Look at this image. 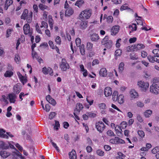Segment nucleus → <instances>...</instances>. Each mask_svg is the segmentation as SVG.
Masks as SVG:
<instances>
[{
  "label": "nucleus",
  "mask_w": 159,
  "mask_h": 159,
  "mask_svg": "<svg viewBox=\"0 0 159 159\" xmlns=\"http://www.w3.org/2000/svg\"><path fill=\"white\" fill-rule=\"evenodd\" d=\"M92 15L91 11L89 9H86L82 11L79 16L80 19H88Z\"/></svg>",
  "instance_id": "nucleus-1"
},
{
  "label": "nucleus",
  "mask_w": 159,
  "mask_h": 159,
  "mask_svg": "<svg viewBox=\"0 0 159 159\" xmlns=\"http://www.w3.org/2000/svg\"><path fill=\"white\" fill-rule=\"evenodd\" d=\"M137 85L139 88L143 91H145L148 89L149 84L148 82L140 80L138 82Z\"/></svg>",
  "instance_id": "nucleus-2"
},
{
  "label": "nucleus",
  "mask_w": 159,
  "mask_h": 159,
  "mask_svg": "<svg viewBox=\"0 0 159 159\" xmlns=\"http://www.w3.org/2000/svg\"><path fill=\"white\" fill-rule=\"evenodd\" d=\"M24 33L25 35H28L31 36L33 33V30L30 28V25L28 24H25L23 27Z\"/></svg>",
  "instance_id": "nucleus-3"
},
{
  "label": "nucleus",
  "mask_w": 159,
  "mask_h": 159,
  "mask_svg": "<svg viewBox=\"0 0 159 159\" xmlns=\"http://www.w3.org/2000/svg\"><path fill=\"white\" fill-rule=\"evenodd\" d=\"M60 67L63 71H66L69 68V66L65 59H62L60 65Z\"/></svg>",
  "instance_id": "nucleus-4"
},
{
  "label": "nucleus",
  "mask_w": 159,
  "mask_h": 159,
  "mask_svg": "<svg viewBox=\"0 0 159 159\" xmlns=\"http://www.w3.org/2000/svg\"><path fill=\"white\" fill-rule=\"evenodd\" d=\"M109 142L111 143L115 144L124 143H125V142L124 140L118 137H115L114 139H111L109 140Z\"/></svg>",
  "instance_id": "nucleus-5"
},
{
  "label": "nucleus",
  "mask_w": 159,
  "mask_h": 159,
  "mask_svg": "<svg viewBox=\"0 0 159 159\" xmlns=\"http://www.w3.org/2000/svg\"><path fill=\"white\" fill-rule=\"evenodd\" d=\"M96 127L98 131L102 133L105 129V126L102 122L99 121L96 123Z\"/></svg>",
  "instance_id": "nucleus-6"
},
{
  "label": "nucleus",
  "mask_w": 159,
  "mask_h": 159,
  "mask_svg": "<svg viewBox=\"0 0 159 159\" xmlns=\"http://www.w3.org/2000/svg\"><path fill=\"white\" fill-rule=\"evenodd\" d=\"M150 91L151 93L157 94L159 93V87L157 84L153 83L150 86Z\"/></svg>",
  "instance_id": "nucleus-7"
},
{
  "label": "nucleus",
  "mask_w": 159,
  "mask_h": 159,
  "mask_svg": "<svg viewBox=\"0 0 159 159\" xmlns=\"http://www.w3.org/2000/svg\"><path fill=\"white\" fill-rule=\"evenodd\" d=\"M90 158L94 159L95 157L94 156L89 155L85 152H82V154L80 155V159H90Z\"/></svg>",
  "instance_id": "nucleus-8"
},
{
  "label": "nucleus",
  "mask_w": 159,
  "mask_h": 159,
  "mask_svg": "<svg viewBox=\"0 0 159 159\" xmlns=\"http://www.w3.org/2000/svg\"><path fill=\"white\" fill-rule=\"evenodd\" d=\"M8 97L10 103H15L17 98V96L15 94L13 93H9L8 95Z\"/></svg>",
  "instance_id": "nucleus-9"
},
{
  "label": "nucleus",
  "mask_w": 159,
  "mask_h": 159,
  "mask_svg": "<svg viewBox=\"0 0 159 159\" xmlns=\"http://www.w3.org/2000/svg\"><path fill=\"white\" fill-rule=\"evenodd\" d=\"M83 108V106L82 104L80 103H77L76 105L75 112L77 114H78L80 113V111L82 110Z\"/></svg>",
  "instance_id": "nucleus-10"
},
{
  "label": "nucleus",
  "mask_w": 159,
  "mask_h": 159,
  "mask_svg": "<svg viewBox=\"0 0 159 159\" xmlns=\"http://www.w3.org/2000/svg\"><path fill=\"white\" fill-rule=\"evenodd\" d=\"M13 93L17 94L20 92L21 88L19 84H16L13 86Z\"/></svg>",
  "instance_id": "nucleus-11"
},
{
  "label": "nucleus",
  "mask_w": 159,
  "mask_h": 159,
  "mask_svg": "<svg viewBox=\"0 0 159 159\" xmlns=\"http://www.w3.org/2000/svg\"><path fill=\"white\" fill-rule=\"evenodd\" d=\"M99 73L100 76L105 77L107 75V71L105 68H102L100 70Z\"/></svg>",
  "instance_id": "nucleus-12"
},
{
  "label": "nucleus",
  "mask_w": 159,
  "mask_h": 159,
  "mask_svg": "<svg viewBox=\"0 0 159 159\" xmlns=\"http://www.w3.org/2000/svg\"><path fill=\"white\" fill-rule=\"evenodd\" d=\"M17 74L20 81L23 84H24L27 82V80L25 76H23L19 72H17Z\"/></svg>",
  "instance_id": "nucleus-13"
},
{
  "label": "nucleus",
  "mask_w": 159,
  "mask_h": 159,
  "mask_svg": "<svg viewBox=\"0 0 159 159\" xmlns=\"http://www.w3.org/2000/svg\"><path fill=\"white\" fill-rule=\"evenodd\" d=\"M104 93L106 97L111 96L112 93V91L111 88L106 87L104 89Z\"/></svg>",
  "instance_id": "nucleus-14"
},
{
  "label": "nucleus",
  "mask_w": 159,
  "mask_h": 159,
  "mask_svg": "<svg viewBox=\"0 0 159 159\" xmlns=\"http://www.w3.org/2000/svg\"><path fill=\"white\" fill-rule=\"evenodd\" d=\"M119 30V27L118 25L113 26L111 29V33L112 35H115L118 33Z\"/></svg>",
  "instance_id": "nucleus-15"
},
{
  "label": "nucleus",
  "mask_w": 159,
  "mask_h": 159,
  "mask_svg": "<svg viewBox=\"0 0 159 159\" xmlns=\"http://www.w3.org/2000/svg\"><path fill=\"white\" fill-rule=\"evenodd\" d=\"M46 98L47 101L52 105L55 106L56 105V102L55 100L51 97L50 95H47Z\"/></svg>",
  "instance_id": "nucleus-16"
},
{
  "label": "nucleus",
  "mask_w": 159,
  "mask_h": 159,
  "mask_svg": "<svg viewBox=\"0 0 159 159\" xmlns=\"http://www.w3.org/2000/svg\"><path fill=\"white\" fill-rule=\"evenodd\" d=\"M115 130L117 136L120 137L122 135V131L121 127L119 125H116Z\"/></svg>",
  "instance_id": "nucleus-17"
},
{
  "label": "nucleus",
  "mask_w": 159,
  "mask_h": 159,
  "mask_svg": "<svg viewBox=\"0 0 159 159\" xmlns=\"http://www.w3.org/2000/svg\"><path fill=\"white\" fill-rule=\"evenodd\" d=\"M134 49L135 51L140 50L144 48L145 46L142 43L136 44L134 45Z\"/></svg>",
  "instance_id": "nucleus-18"
},
{
  "label": "nucleus",
  "mask_w": 159,
  "mask_h": 159,
  "mask_svg": "<svg viewBox=\"0 0 159 159\" xmlns=\"http://www.w3.org/2000/svg\"><path fill=\"white\" fill-rule=\"evenodd\" d=\"M74 13V11L71 7L67 9L65 11V15L66 16H70L72 15Z\"/></svg>",
  "instance_id": "nucleus-19"
},
{
  "label": "nucleus",
  "mask_w": 159,
  "mask_h": 159,
  "mask_svg": "<svg viewBox=\"0 0 159 159\" xmlns=\"http://www.w3.org/2000/svg\"><path fill=\"white\" fill-rule=\"evenodd\" d=\"M69 158L70 159H77L76 152L74 150H72L69 153Z\"/></svg>",
  "instance_id": "nucleus-20"
},
{
  "label": "nucleus",
  "mask_w": 159,
  "mask_h": 159,
  "mask_svg": "<svg viewBox=\"0 0 159 159\" xmlns=\"http://www.w3.org/2000/svg\"><path fill=\"white\" fill-rule=\"evenodd\" d=\"M10 155V152L6 150H2L0 152V155L3 158H6Z\"/></svg>",
  "instance_id": "nucleus-21"
},
{
  "label": "nucleus",
  "mask_w": 159,
  "mask_h": 159,
  "mask_svg": "<svg viewBox=\"0 0 159 159\" xmlns=\"http://www.w3.org/2000/svg\"><path fill=\"white\" fill-rule=\"evenodd\" d=\"M90 39L92 41L96 42L98 41L100 38L98 34H93L91 35Z\"/></svg>",
  "instance_id": "nucleus-22"
},
{
  "label": "nucleus",
  "mask_w": 159,
  "mask_h": 159,
  "mask_svg": "<svg viewBox=\"0 0 159 159\" xmlns=\"http://www.w3.org/2000/svg\"><path fill=\"white\" fill-rule=\"evenodd\" d=\"M48 23L51 30H52L53 25L54 24V21L52 18V16L51 15L48 16Z\"/></svg>",
  "instance_id": "nucleus-23"
},
{
  "label": "nucleus",
  "mask_w": 159,
  "mask_h": 159,
  "mask_svg": "<svg viewBox=\"0 0 159 159\" xmlns=\"http://www.w3.org/2000/svg\"><path fill=\"white\" fill-rule=\"evenodd\" d=\"M82 21L80 24V27L81 29H85L87 27V22L84 20H82L81 19Z\"/></svg>",
  "instance_id": "nucleus-24"
},
{
  "label": "nucleus",
  "mask_w": 159,
  "mask_h": 159,
  "mask_svg": "<svg viewBox=\"0 0 159 159\" xmlns=\"http://www.w3.org/2000/svg\"><path fill=\"white\" fill-rule=\"evenodd\" d=\"M130 96L133 98H137L138 97V93L135 90H132L130 92Z\"/></svg>",
  "instance_id": "nucleus-25"
},
{
  "label": "nucleus",
  "mask_w": 159,
  "mask_h": 159,
  "mask_svg": "<svg viewBox=\"0 0 159 159\" xmlns=\"http://www.w3.org/2000/svg\"><path fill=\"white\" fill-rule=\"evenodd\" d=\"M14 74L13 71L7 70L4 74V76L6 77L10 78Z\"/></svg>",
  "instance_id": "nucleus-26"
},
{
  "label": "nucleus",
  "mask_w": 159,
  "mask_h": 159,
  "mask_svg": "<svg viewBox=\"0 0 159 159\" xmlns=\"http://www.w3.org/2000/svg\"><path fill=\"white\" fill-rule=\"evenodd\" d=\"M118 103L120 104H123L124 102V96L123 94L119 95L117 99Z\"/></svg>",
  "instance_id": "nucleus-27"
},
{
  "label": "nucleus",
  "mask_w": 159,
  "mask_h": 159,
  "mask_svg": "<svg viewBox=\"0 0 159 159\" xmlns=\"http://www.w3.org/2000/svg\"><path fill=\"white\" fill-rule=\"evenodd\" d=\"M107 15L106 14L104 16L103 19L107 18V22L109 23H111L113 21V18L112 16H110L107 17Z\"/></svg>",
  "instance_id": "nucleus-28"
},
{
  "label": "nucleus",
  "mask_w": 159,
  "mask_h": 159,
  "mask_svg": "<svg viewBox=\"0 0 159 159\" xmlns=\"http://www.w3.org/2000/svg\"><path fill=\"white\" fill-rule=\"evenodd\" d=\"M5 132V131L2 129H0V137L8 139V136L6 134H4V133Z\"/></svg>",
  "instance_id": "nucleus-29"
},
{
  "label": "nucleus",
  "mask_w": 159,
  "mask_h": 159,
  "mask_svg": "<svg viewBox=\"0 0 159 159\" xmlns=\"http://www.w3.org/2000/svg\"><path fill=\"white\" fill-rule=\"evenodd\" d=\"M13 3V1L12 0H7L5 2L4 9L7 10L8 7Z\"/></svg>",
  "instance_id": "nucleus-30"
},
{
  "label": "nucleus",
  "mask_w": 159,
  "mask_h": 159,
  "mask_svg": "<svg viewBox=\"0 0 159 159\" xmlns=\"http://www.w3.org/2000/svg\"><path fill=\"white\" fill-rule=\"evenodd\" d=\"M152 113V111L151 110H148L146 111L144 113V115L145 117H149Z\"/></svg>",
  "instance_id": "nucleus-31"
},
{
  "label": "nucleus",
  "mask_w": 159,
  "mask_h": 159,
  "mask_svg": "<svg viewBox=\"0 0 159 159\" xmlns=\"http://www.w3.org/2000/svg\"><path fill=\"white\" fill-rule=\"evenodd\" d=\"M28 10L25 9L23 12V13L22 14L21 18L22 19L25 20L26 17L28 16Z\"/></svg>",
  "instance_id": "nucleus-32"
},
{
  "label": "nucleus",
  "mask_w": 159,
  "mask_h": 159,
  "mask_svg": "<svg viewBox=\"0 0 159 159\" xmlns=\"http://www.w3.org/2000/svg\"><path fill=\"white\" fill-rule=\"evenodd\" d=\"M156 56H152L149 55L148 56L147 58L149 62L153 63L156 61Z\"/></svg>",
  "instance_id": "nucleus-33"
},
{
  "label": "nucleus",
  "mask_w": 159,
  "mask_h": 159,
  "mask_svg": "<svg viewBox=\"0 0 159 159\" xmlns=\"http://www.w3.org/2000/svg\"><path fill=\"white\" fill-rule=\"evenodd\" d=\"M9 148L8 145L2 141H0V148L2 149H7Z\"/></svg>",
  "instance_id": "nucleus-34"
},
{
  "label": "nucleus",
  "mask_w": 159,
  "mask_h": 159,
  "mask_svg": "<svg viewBox=\"0 0 159 159\" xmlns=\"http://www.w3.org/2000/svg\"><path fill=\"white\" fill-rule=\"evenodd\" d=\"M32 15L33 12L32 11H30V13L28 15L26 18V21L28 23H30L31 22Z\"/></svg>",
  "instance_id": "nucleus-35"
},
{
  "label": "nucleus",
  "mask_w": 159,
  "mask_h": 159,
  "mask_svg": "<svg viewBox=\"0 0 159 159\" xmlns=\"http://www.w3.org/2000/svg\"><path fill=\"white\" fill-rule=\"evenodd\" d=\"M35 30L37 33L41 34H42V31H43V30H41L40 27L39 26V25L38 23H36L35 24Z\"/></svg>",
  "instance_id": "nucleus-36"
},
{
  "label": "nucleus",
  "mask_w": 159,
  "mask_h": 159,
  "mask_svg": "<svg viewBox=\"0 0 159 159\" xmlns=\"http://www.w3.org/2000/svg\"><path fill=\"white\" fill-rule=\"evenodd\" d=\"M84 2L83 0H79L77 1L75 4V5L79 7H81L84 4Z\"/></svg>",
  "instance_id": "nucleus-37"
},
{
  "label": "nucleus",
  "mask_w": 159,
  "mask_h": 159,
  "mask_svg": "<svg viewBox=\"0 0 159 159\" xmlns=\"http://www.w3.org/2000/svg\"><path fill=\"white\" fill-rule=\"evenodd\" d=\"M118 95V93L117 91H115L113 92L112 94V99L114 101H116L117 100L119 96Z\"/></svg>",
  "instance_id": "nucleus-38"
},
{
  "label": "nucleus",
  "mask_w": 159,
  "mask_h": 159,
  "mask_svg": "<svg viewBox=\"0 0 159 159\" xmlns=\"http://www.w3.org/2000/svg\"><path fill=\"white\" fill-rule=\"evenodd\" d=\"M129 28L132 31H134L137 30V27L136 24H132L129 25Z\"/></svg>",
  "instance_id": "nucleus-39"
},
{
  "label": "nucleus",
  "mask_w": 159,
  "mask_h": 159,
  "mask_svg": "<svg viewBox=\"0 0 159 159\" xmlns=\"http://www.w3.org/2000/svg\"><path fill=\"white\" fill-rule=\"evenodd\" d=\"M93 44L90 42H88L87 43L86 48L87 50L91 51L93 48Z\"/></svg>",
  "instance_id": "nucleus-40"
},
{
  "label": "nucleus",
  "mask_w": 159,
  "mask_h": 159,
  "mask_svg": "<svg viewBox=\"0 0 159 159\" xmlns=\"http://www.w3.org/2000/svg\"><path fill=\"white\" fill-rule=\"evenodd\" d=\"M7 99V98L6 96L5 95H2L0 99V101L6 104H7L8 102Z\"/></svg>",
  "instance_id": "nucleus-41"
},
{
  "label": "nucleus",
  "mask_w": 159,
  "mask_h": 159,
  "mask_svg": "<svg viewBox=\"0 0 159 159\" xmlns=\"http://www.w3.org/2000/svg\"><path fill=\"white\" fill-rule=\"evenodd\" d=\"M48 25L47 23L44 21H42L41 22V25H40L41 28H44V29H47L48 28Z\"/></svg>",
  "instance_id": "nucleus-42"
},
{
  "label": "nucleus",
  "mask_w": 159,
  "mask_h": 159,
  "mask_svg": "<svg viewBox=\"0 0 159 159\" xmlns=\"http://www.w3.org/2000/svg\"><path fill=\"white\" fill-rule=\"evenodd\" d=\"M13 31L12 29H8L6 31V37L7 38H8L9 37L11 34V33Z\"/></svg>",
  "instance_id": "nucleus-43"
},
{
  "label": "nucleus",
  "mask_w": 159,
  "mask_h": 159,
  "mask_svg": "<svg viewBox=\"0 0 159 159\" xmlns=\"http://www.w3.org/2000/svg\"><path fill=\"white\" fill-rule=\"evenodd\" d=\"M108 36H106L102 41V44L105 45L106 44H107L109 41L108 40Z\"/></svg>",
  "instance_id": "nucleus-44"
},
{
  "label": "nucleus",
  "mask_w": 159,
  "mask_h": 159,
  "mask_svg": "<svg viewBox=\"0 0 159 159\" xmlns=\"http://www.w3.org/2000/svg\"><path fill=\"white\" fill-rule=\"evenodd\" d=\"M14 60L16 63L19 64L20 63V57L18 54H16L15 55Z\"/></svg>",
  "instance_id": "nucleus-45"
},
{
  "label": "nucleus",
  "mask_w": 159,
  "mask_h": 159,
  "mask_svg": "<svg viewBox=\"0 0 159 159\" xmlns=\"http://www.w3.org/2000/svg\"><path fill=\"white\" fill-rule=\"evenodd\" d=\"M80 47V52L82 55H84L85 54V51L84 49V45L82 44Z\"/></svg>",
  "instance_id": "nucleus-46"
},
{
  "label": "nucleus",
  "mask_w": 159,
  "mask_h": 159,
  "mask_svg": "<svg viewBox=\"0 0 159 159\" xmlns=\"http://www.w3.org/2000/svg\"><path fill=\"white\" fill-rule=\"evenodd\" d=\"M124 64L123 62H121L119 64V70L120 72H122L124 69Z\"/></svg>",
  "instance_id": "nucleus-47"
},
{
  "label": "nucleus",
  "mask_w": 159,
  "mask_h": 159,
  "mask_svg": "<svg viewBox=\"0 0 159 159\" xmlns=\"http://www.w3.org/2000/svg\"><path fill=\"white\" fill-rule=\"evenodd\" d=\"M98 155L100 156H103L104 155V152L101 149H98L96 151Z\"/></svg>",
  "instance_id": "nucleus-48"
},
{
  "label": "nucleus",
  "mask_w": 159,
  "mask_h": 159,
  "mask_svg": "<svg viewBox=\"0 0 159 159\" xmlns=\"http://www.w3.org/2000/svg\"><path fill=\"white\" fill-rule=\"evenodd\" d=\"M98 107L100 109H105L106 108V105L104 103H99Z\"/></svg>",
  "instance_id": "nucleus-49"
},
{
  "label": "nucleus",
  "mask_w": 159,
  "mask_h": 159,
  "mask_svg": "<svg viewBox=\"0 0 159 159\" xmlns=\"http://www.w3.org/2000/svg\"><path fill=\"white\" fill-rule=\"evenodd\" d=\"M39 7L42 10H44L45 9H48V7L42 4H40L39 5Z\"/></svg>",
  "instance_id": "nucleus-50"
},
{
  "label": "nucleus",
  "mask_w": 159,
  "mask_h": 159,
  "mask_svg": "<svg viewBox=\"0 0 159 159\" xmlns=\"http://www.w3.org/2000/svg\"><path fill=\"white\" fill-rule=\"evenodd\" d=\"M134 45L131 46H129L128 47L126 48V51L127 52H129L130 51H135V49H134Z\"/></svg>",
  "instance_id": "nucleus-51"
},
{
  "label": "nucleus",
  "mask_w": 159,
  "mask_h": 159,
  "mask_svg": "<svg viewBox=\"0 0 159 159\" xmlns=\"http://www.w3.org/2000/svg\"><path fill=\"white\" fill-rule=\"evenodd\" d=\"M122 53V50L118 49L116 50L115 52V55L116 57L120 56Z\"/></svg>",
  "instance_id": "nucleus-52"
},
{
  "label": "nucleus",
  "mask_w": 159,
  "mask_h": 159,
  "mask_svg": "<svg viewBox=\"0 0 159 159\" xmlns=\"http://www.w3.org/2000/svg\"><path fill=\"white\" fill-rule=\"evenodd\" d=\"M137 119L138 121L140 123H142L143 121V120L141 115L139 114H137L136 116Z\"/></svg>",
  "instance_id": "nucleus-53"
},
{
  "label": "nucleus",
  "mask_w": 159,
  "mask_h": 159,
  "mask_svg": "<svg viewBox=\"0 0 159 159\" xmlns=\"http://www.w3.org/2000/svg\"><path fill=\"white\" fill-rule=\"evenodd\" d=\"M130 58L132 59L137 60L138 57L136 54L132 53L130 55Z\"/></svg>",
  "instance_id": "nucleus-54"
},
{
  "label": "nucleus",
  "mask_w": 159,
  "mask_h": 159,
  "mask_svg": "<svg viewBox=\"0 0 159 159\" xmlns=\"http://www.w3.org/2000/svg\"><path fill=\"white\" fill-rule=\"evenodd\" d=\"M55 42L57 44L59 45H60L61 42V38L59 36H57L55 39Z\"/></svg>",
  "instance_id": "nucleus-55"
},
{
  "label": "nucleus",
  "mask_w": 159,
  "mask_h": 159,
  "mask_svg": "<svg viewBox=\"0 0 159 159\" xmlns=\"http://www.w3.org/2000/svg\"><path fill=\"white\" fill-rule=\"evenodd\" d=\"M55 124L54 128V129L57 130H58L59 128L60 127V125L58 121L55 120Z\"/></svg>",
  "instance_id": "nucleus-56"
},
{
  "label": "nucleus",
  "mask_w": 159,
  "mask_h": 159,
  "mask_svg": "<svg viewBox=\"0 0 159 159\" xmlns=\"http://www.w3.org/2000/svg\"><path fill=\"white\" fill-rule=\"evenodd\" d=\"M152 152L153 154H155L159 152V147L157 146L154 148L152 150Z\"/></svg>",
  "instance_id": "nucleus-57"
},
{
  "label": "nucleus",
  "mask_w": 159,
  "mask_h": 159,
  "mask_svg": "<svg viewBox=\"0 0 159 159\" xmlns=\"http://www.w3.org/2000/svg\"><path fill=\"white\" fill-rule=\"evenodd\" d=\"M56 113L55 112H51L49 115V118L50 120L52 119L56 115Z\"/></svg>",
  "instance_id": "nucleus-58"
},
{
  "label": "nucleus",
  "mask_w": 159,
  "mask_h": 159,
  "mask_svg": "<svg viewBox=\"0 0 159 159\" xmlns=\"http://www.w3.org/2000/svg\"><path fill=\"white\" fill-rule=\"evenodd\" d=\"M28 95V93L24 94V93L21 92L19 95V98L20 99V101H22L23 99L22 97H24L25 96H27Z\"/></svg>",
  "instance_id": "nucleus-59"
},
{
  "label": "nucleus",
  "mask_w": 159,
  "mask_h": 159,
  "mask_svg": "<svg viewBox=\"0 0 159 159\" xmlns=\"http://www.w3.org/2000/svg\"><path fill=\"white\" fill-rule=\"evenodd\" d=\"M75 43L77 47H79L81 45V41L80 39L79 38H77L75 40Z\"/></svg>",
  "instance_id": "nucleus-60"
},
{
  "label": "nucleus",
  "mask_w": 159,
  "mask_h": 159,
  "mask_svg": "<svg viewBox=\"0 0 159 159\" xmlns=\"http://www.w3.org/2000/svg\"><path fill=\"white\" fill-rule=\"evenodd\" d=\"M138 135L141 138L145 136V134L143 131L142 130H139L138 132Z\"/></svg>",
  "instance_id": "nucleus-61"
},
{
  "label": "nucleus",
  "mask_w": 159,
  "mask_h": 159,
  "mask_svg": "<svg viewBox=\"0 0 159 159\" xmlns=\"http://www.w3.org/2000/svg\"><path fill=\"white\" fill-rule=\"evenodd\" d=\"M120 125L121 128L122 129H125L127 127V123L126 122L123 121L121 123Z\"/></svg>",
  "instance_id": "nucleus-62"
},
{
  "label": "nucleus",
  "mask_w": 159,
  "mask_h": 159,
  "mask_svg": "<svg viewBox=\"0 0 159 159\" xmlns=\"http://www.w3.org/2000/svg\"><path fill=\"white\" fill-rule=\"evenodd\" d=\"M136 104L137 106L140 107H142L144 106L143 103L140 102L138 101L136 102Z\"/></svg>",
  "instance_id": "nucleus-63"
},
{
  "label": "nucleus",
  "mask_w": 159,
  "mask_h": 159,
  "mask_svg": "<svg viewBox=\"0 0 159 159\" xmlns=\"http://www.w3.org/2000/svg\"><path fill=\"white\" fill-rule=\"evenodd\" d=\"M152 52L156 56H159V49H155L152 51Z\"/></svg>",
  "instance_id": "nucleus-64"
}]
</instances>
